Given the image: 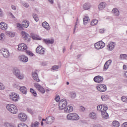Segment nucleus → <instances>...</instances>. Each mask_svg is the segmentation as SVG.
I'll list each match as a JSON object with an SVG mask.
<instances>
[{
  "mask_svg": "<svg viewBox=\"0 0 127 127\" xmlns=\"http://www.w3.org/2000/svg\"><path fill=\"white\" fill-rule=\"evenodd\" d=\"M58 69H59V65H54L52 67V70H58Z\"/></svg>",
  "mask_w": 127,
  "mask_h": 127,
  "instance_id": "de8ad7c7",
  "label": "nucleus"
},
{
  "mask_svg": "<svg viewBox=\"0 0 127 127\" xmlns=\"http://www.w3.org/2000/svg\"><path fill=\"white\" fill-rule=\"evenodd\" d=\"M112 12L115 16H119L120 15V10L117 8H113Z\"/></svg>",
  "mask_w": 127,
  "mask_h": 127,
  "instance_id": "4be33fe9",
  "label": "nucleus"
},
{
  "mask_svg": "<svg viewBox=\"0 0 127 127\" xmlns=\"http://www.w3.org/2000/svg\"><path fill=\"white\" fill-rule=\"evenodd\" d=\"M26 49H27V46L25 44L21 43L18 45V50H19V51H24V50L26 51Z\"/></svg>",
  "mask_w": 127,
  "mask_h": 127,
  "instance_id": "dca6fc26",
  "label": "nucleus"
},
{
  "mask_svg": "<svg viewBox=\"0 0 127 127\" xmlns=\"http://www.w3.org/2000/svg\"><path fill=\"white\" fill-rule=\"evenodd\" d=\"M10 98L14 102H17L18 100H19V95L17 94V93H15L14 92L11 93L9 95Z\"/></svg>",
  "mask_w": 127,
  "mask_h": 127,
  "instance_id": "1a4fd4ad",
  "label": "nucleus"
},
{
  "mask_svg": "<svg viewBox=\"0 0 127 127\" xmlns=\"http://www.w3.org/2000/svg\"><path fill=\"white\" fill-rule=\"evenodd\" d=\"M17 27H18L19 28H21L22 27V25L20 24V23L17 24Z\"/></svg>",
  "mask_w": 127,
  "mask_h": 127,
  "instance_id": "052dcab7",
  "label": "nucleus"
},
{
  "mask_svg": "<svg viewBox=\"0 0 127 127\" xmlns=\"http://www.w3.org/2000/svg\"><path fill=\"white\" fill-rule=\"evenodd\" d=\"M11 8L12 9H14V10H15V9H16V7L15 6H14V5H12L11 6Z\"/></svg>",
  "mask_w": 127,
  "mask_h": 127,
  "instance_id": "680f3d73",
  "label": "nucleus"
},
{
  "mask_svg": "<svg viewBox=\"0 0 127 127\" xmlns=\"http://www.w3.org/2000/svg\"><path fill=\"white\" fill-rule=\"evenodd\" d=\"M18 59L21 62L26 63L28 61V58L25 55H21L19 56Z\"/></svg>",
  "mask_w": 127,
  "mask_h": 127,
  "instance_id": "4468645a",
  "label": "nucleus"
},
{
  "mask_svg": "<svg viewBox=\"0 0 127 127\" xmlns=\"http://www.w3.org/2000/svg\"><path fill=\"white\" fill-rule=\"evenodd\" d=\"M42 25L44 28L46 29V30H50V26H49V24L47 23V22L45 21L42 23Z\"/></svg>",
  "mask_w": 127,
  "mask_h": 127,
  "instance_id": "bb28decb",
  "label": "nucleus"
},
{
  "mask_svg": "<svg viewBox=\"0 0 127 127\" xmlns=\"http://www.w3.org/2000/svg\"><path fill=\"white\" fill-rule=\"evenodd\" d=\"M26 53L27 55H29V56H33L34 54L31 52L30 51L26 50Z\"/></svg>",
  "mask_w": 127,
  "mask_h": 127,
  "instance_id": "79ce46f5",
  "label": "nucleus"
},
{
  "mask_svg": "<svg viewBox=\"0 0 127 127\" xmlns=\"http://www.w3.org/2000/svg\"><path fill=\"white\" fill-rule=\"evenodd\" d=\"M23 5L24 7H29V5L27 3H24L23 4Z\"/></svg>",
  "mask_w": 127,
  "mask_h": 127,
  "instance_id": "6e6d98bb",
  "label": "nucleus"
},
{
  "mask_svg": "<svg viewBox=\"0 0 127 127\" xmlns=\"http://www.w3.org/2000/svg\"><path fill=\"white\" fill-rule=\"evenodd\" d=\"M113 127H120V123L118 121H115L112 123Z\"/></svg>",
  "mask_w": 127,
  "mask_h": 127,
  "instance_id": "c9c22d12",
  "label": "nucleus"
},
{
  "mask_svg": "<svg viewBox=\"0 0 127 127\" xmlns=\"http://www.w3.org/2000/svg\"><path fill=\"white\" fill-rule=\"evenodd\" d=\"M22 25L23 26V27H25V28H27V27H28V26H29V21L25 20L22 24Z\"/></svg>",
  "mask_w": 127,
  "mask_h": 127,
  "instance_id": "7c9ffc66",
  "label": "nucleus"
},
{
  "mask_svg": "<svg viewBox=\"0 0 127 127\" xmlns=\"http://www.w3.org/2000/svg\"><path fill=\"white\" fill-rule=\"evenodd\" d=\"M35 87L42 94H44L45 93V89L43 87L41 86L40 84H38V83H36L34 84Z\"/></svg>",
  "mask_w": 127,
  "mask_h": 127,
  "instance_id": "9b49d317",
  "label": "nucleus"
},
{
  "mask_svg": "<svg viewBox=\"0 0 127 127\" xmlns=\"http://www.w3.org/2000/svg\"><path fill=\"white\" fill-rule=\"evenodd\" d=\"M66 120L77 122L80 120V116L77 113H69L66 116Z\"/></svg>",
  "mask_w": 127,
  "mask_h": 127,
  "instance_id": "f257e3e1",
  "label": "nucleus"
},
{
  "mask_svg": "<svg viewBox=\"0 0 127 127\" xmlns=\"http://www.w3.org/2000/svg\"><path fill=\"white\" fill-rule=\"evenodd\" d=\"M123 70H127V65H126V64H124L123 66Z\"/></svg>",
  "mask_w": 127,
  "mask_h": 127,
  "instance_id": "bf43d9fd",
  "label": "nucleus"
},
{
  "mask_svg": "<svg viewBox=\"0 0 127 127\" xmlns=\"http://www.w3.org/2000/svg\"><path fill=\"white\" fill-rule=\"evenodd\" d=\"M67 100L66 99H62L60 101L59 107L60 110H64L67 107Z\"/></svg>",
  "mask_w": 127,
  "mask_h": 127,
  "instance_id": "0eeeda50",
  "label": "nucleus"
},
{
  "mask_svg": "<svg viewBox=\"0 0 127 127\" xmlns=\"http://www.w3.org/2000/svg\"><path fill=\"white\" fill-rule=\"evenodd\" d=\"M79 109H80V111H81V112H84V111H85L86 110L85 107H84L83 106H80Z\"/></svg>",
  "mask_w": 127,
  "mask_h": 127,
  "instance_id": "5fc2aeb1",
  "label": "nucleus"
},
{
  "mask_svg": "<svg viewBox=\"0 0 127 127\" xmlns=\"http://www.w3.org/2000/svg\"><path fill=\"white\" fill-rule=\"evenodd\" d=\"M105 31H106V29L104 28L99 29L100 33H105Z\"/></svg>",
  "mask_w": 127,
  "mask_h": 127,
  "instance_id": "603ef678",
  "label": "nucleus"
},
{
  "mask_svg": "<svg viewBox=\"0 0 127 127\" xmlns=\"http://www.w3.org/2000/svg\"><path fill=\"white\" fill-rule=\"evenodd\" d=\"M109 67H110V65H108L106 64H105L104 65V68H103L104 71H107L108 69H109Z\"/></svg>",
  "mask_w": 127,
  "mask_h": 127,
  "instance_id": "c03bdc74",
  "label": "nucleus"
},
{
  "mask_svg": "<svg viewBox=\"0 0 127 127\" xmlns=\"http://www.w3.org/2000/svg\"><path fill=\"white\" fill-rule=\"evenodd\" d=\"M8 27V25L7 24L5 23V22H1L0 23V29L1 30H6Z\"/></svg>",
  "mask_w": 127,
  "mask_h": 127,
  "instance_id": "6ab92c4d",
  "label": "nucleus"
},
{
  "mask_svg": "<svg viewBox=\"0 0 127 127\" xmlns=\"http://www.w3.org/2000/svg\"><path fill=\"white\" fill-rule=\"evenodd\" d=\"M19 90L22 94H24V95H26L27 94V89L26 87L24 86H22L20 87Z\"/></svg>",
  "mask_w": 127,
  "mask_h": 127,
  "instance_id": "c756f323",
  "label": "nucleus"
},
{
  "mask_svg": "<svg viewBox=\"0 0 127 127\" xmlns=\"http://www.w3.org/2000/svg\"><path fill=\"white\" fill-rule=\"evenodd\" d=\"M115 47H116V43L114 42H111L107 45V50L108 51H113L115 49Z\"/></svg>",
  "mask_w": 127,
  "mask_h": 127,
  "instance_id": "ddd939ff",
  "label": "nucleus"
},
{
  "mask_svg": "<svg viewBox=\"0 0 127 127\" xmlns=\"http://www.w3.org/2000/svg\"><path fill=\"white\" fill-rule=\"evenodd\" d=\"M6 109L9 111V112H10L12 114H14V115L17 114V112H18L17 107L13 104H9L7 105Z\"/></svg>",
  "mask_w": 127,
  "mask_h": 127,
  "instance_id": "f03ea898",
  "label": "nucleus"
},
{
  "mask_svg": "<svg viewBox=\"0 0 127 127\" xmlns=\"http://www.w3.org/2000/svg\"><path fill=\"white\" fill-rule=\"evenodd\" d=\"M101 116L103 119H109V114L107 113V110H103L101 112Z\"/></svg>",
  "mask_w": 127,
  "mask_h": 127,
  "instance_id": "5701e85b",
  "label": "nucleus"
},
{
  "mask_svg": "<svg viewBox=\"0 0 127 127\" xmlns=\"http://www.w3.org/2000/svg\"><path fill=\"white\" fill-rule=\"evenodd\" d=\"M97 111L98 112H103V111H107L108 110V106L107 105H98L97 107Z\"/></svg>",
  "mask_w": 127,
  "mask_h": 127,
  "instance_id": "f8f14e48",
  "label": "nucleus"
},
{
  "mask_svg": "<svg viewBox=\"0 0 127 127\" xmlns=\"http://www.w3.org/2000/svg\"><path fill=\"white\" fill-rule=\"evenodd\" d=\"M72 48H73V46L72 45H70V50H72Z\"/></svg>",
  "mask_w": 127,
  "mask_h": 127,
  "instance_id": "774afa93",
  "label": "nucleus"
},
{
  "mask_svg": "<svg viewBox=\"0 0 127 127\" xmlns=\"http://www.w3.org/2000/svg\"><path fill=\"white\" fill-rule=\"evenodd\" d=\"M101 99L102 101H107V100H109V99H110V96H109V95L104 94L101 96Z\"/></svg>",
  "mask_w": 127,
  "mask_h": 127,
  "instance_id": "72a5a7b5",
  "label": "nucleus"
},
{
  "mask_svg": "<svg viewBox=\"0 0 127 127\" xmlns=\"http://www.w3.org/2000/svg\"><path fill=\"white\" fill-rule=\"evenodd\" d=\"M89 117L92 120H97V114L95 112H91L89 115Z\"/></svg>",
  "mask_w": 127,
  "mask_h": 127,
  "instance_id": "393cba45",
  "label": "nucleus"
},
{
  "mask_svg": "<svg viewBox=\"0 0 127 127\" xmlns=\"http://www.w3.org/2000/svg\"><path fill=\"white\" fill-rule=\"evenodd\" d=\"M2 16H3V11L0 8V17H2Z\"/></svg>",
  "mask_w": 127,
  "mask_h": 127,
  "instance_id": "864d4df0",
  "label": "nucleus"
},
{
  "mask_svg": "<svg viewBox=\"0 0 127 127\" xmlns=\"http://www.w3.org/2000/svg\"><path fill=\"white\" fill-rule=\"evenodd\" d=\"M124 76H125V77L127 78V71H125L124 72Z\"/></svg>",
  "mask_w": 127,
  "mask_h": 127,
  "instance_id": "e2e57ef3",
  "label": "nucleus"
},
{
  "mask_svg": "<svg viewBox=\"0 0 127 127\" xmlns=\"http://www.w3.org/2000/svg\"><path fill=\"white\" fill-rule=\"evenodd\" d=\"M33 17L34 20H35V21L36 22H37V21H38L39 20V18H38V16H37V14L33 15Z\"/></svg>",
  "mask_w": 127,
  "mask_h": 127,
  "instance_id": "a19ab883",
  "label": "nucleus"
},
{
  "mask_svg": "<svg viewBox=\"0 0 127 127\" xmlns=\"http://www.w3.org/2000/svg\"><path fill=\"white\" fill-rule=\"evenodd\" d=\"M39 126V122L36 121L35 123H32L31 127H38Z\"/></svg>",
  "mask_w": 127,
  "mask_h": 127,
  "instance_id": "4c0bfd02",
  "label": "nucleus"
},
{
  "mask_svg": "<svg viewBox=\"0 0 127 127\" xmlns=\"http://www.w3.org/2000/svg\"><path fill=\"white\" fill-rule=\"evenodd\" d=\"M18 118L20 119L21 122H25L27 120V116L25 114L21 113L18 115Z\"/></svg>",
  "mask_w": 127,
  "mask_h": 127,
  "instance_id": "f3484780",
  "label": "nucleus"
},
{
  "mask_svg": "<svg viewBox=\"0 0 127 127\" xmlns=\"http://www.w3.org/2000/svg\"><path fill=\"white\" fill-rule=\"evenodd\" d=\"M13 74L19 80H23L24 75L22 73H20V70L17 68H15L12 70Z\"/></svg>",
  "mask_w": 127,
  "mask_h": 127,
  "instance_id": "7ed1b4c3",
  "label": "nucleus"
},
{
  "mask_svg": "<svg viewBox=\"0 0 127 127\" xmlns=\"http://www.w3.org/2000/svg\"><path fill=\"white\" fill-rule=\"evenodd\" d=\"M75 30H76V26H74V28L73 30V34H75Z\"/></svg>",
  "mask_w": 127,
  "mask_h": 127,
  "instance_id": "338daca9",
  "label": "nucleus"
},
{
  "mask_svg": "<svg viewBox=\"0 0 127 127\" xmlns=\"http://www.w3.org/2000/svg\"><path fill=\"white\" fill-rule=\"evenodd\" d=\"M106 6H107V3L105 2H102L98 5V9L99 10H103L104 8H106Z\"/></svg>",
  "mask_w": 127,
  "mask_h": 127,
  "instance_id": "aec40b11",
  "label": "nucleus"
},
{
  "mask_svg": "<svg viewBox=\"0 0 127 127\" xmlns=\"http://www.w3.org/2000/svg\"><path fill=\"white\" fill-rule=\"evenodd\" d=\"M54 121H55V117L53 116H49L46 119H42V122H46V125H51L54 123Z\"/></svg>",
  "mask_w": 127,
  "mask_h": 127,
  "instance_id": "20e7f679",
  "label": "nucleus"
},
{
  "mask_svg": "<svg viewBox=\"0 0 127 127\" xmlns=\"http://www.w3.org/2000/svg\"><path fill=\"white\" fill-rule=\"evenodd\" d=\"M5 87L4 86V84L2 83V82L0 81V90L1 91H3L4 90Z\"/></svg>",
  "mask_w": 127,
  "mask_h": 127,
  "instance_id": "ea45409f",
  "label": "nucleus"
},
{
  "mask_svg": "<svg viewBox=\"0 0 127 127\" xmlns=\"http://www.w3.org/2000/svg\"><path fill=\"white\" fill-rule=\"evenodd\" d=\"M32 78L36 82H40V79L38 77V74L36 71H33L32 74Z\"/></svg>",
  "mask_w": 127,
  "mask_h": 127,
  "instance_id": "a211bd4d",
  "label": "nucleus"
},
{
  "mask_svg": "<svg viewBox=\"0 0 127 127\" xmlns=\"http://www.w3.org/2000/svg\"><path fill=\"white\" fill-rule=\"evenodd\" d=\"M70 97L72 99H75V98L76 97V93L71 92L70 93Z\"/></svg>",
  "mask_w": 127,
  "mask_h": 127,
  "instance_id": "a18cd8bd",
  "label": "nucleus"
},
{
  "mask_svg": "<svg viewBox=\"0 0 127 127\" xmlns=\"http://www.w3.org/2000/svg\"><path fill=\"white\" fill-rule=\"evenodd\" d=\"M122 127H127V122H125L122 124Z\"/></svg>",
  "mask_w": 127,
  "mask_h": 127,
  "instance_id": "13d9d810",
  "label": "nucleus"
},
{
  "mask_svg": "<svg viewBox=\"0 0 127 127\" xmlns=\"http://www.w3.org/2000/svg\"><path fill=\"white\" fill-rule=\"evenodd\" d=\"M121 100L123 102H124V103H127V97L122 96L121 97Z\"/></svg>",
  "mask_w": 127,
  "mask_h": 127,
  "instance_id": "37998d69",
  "label": "nucleus"
},
{
  "mask_svg": "<svg viewBox=\"0 0 127 127\" xmlns=\"http://www.w3.org/2000/svg\"><path fill=\"white\" fill-rule=\"evenodd\" d=\"M91 7V5L90 4L86 3L83 5V8L85 10H87V9H90Z\"/></svg>",
  "mask_w": 127,
  "mask_h": 127,
  "instance_id": "f704fd0d",
  "label": "nucleus"
},
{
  "mask_svg": "<svg viewBox=\"0 0 127 127\" xmlns=\"http://www.w3.org/2000/svg\"><path fill=\"white\" fill-rule=\"evenodd\" d=\"M31 36L34 40H41L42 39L40 36L36 35L33 33L31 34Z\"/></svg>",
  "mask_w": 127,
  "mask_h": 127,
  "instance_id": "cd10ccee",
  "label": "nucleus"
},
{
  "mask_svg": "<svg viewBox=\"0 0 127 127\" xmlns=\"http://www.w3.org/2000/svg\"><path fill=\"white\" fill-rule=\"evenodd\" d=\"M98 21L96 19L93 20L91 22V25H92V26H95V25H97V24H98Z\"/></svg>",
  "mask_w": 127,
  "mask_h": 127,
  "instance_id": "58836bf2",
  "label": "nucleus"
},
{
  "mask_svg": "<svg viewBox=\"0 0 127 127\" xmlns=\"http://www.w3.org/2000/svg\"><path fill=\"white\" fill-rule=\"evenodd\" d=\"M93 80L95 83H103V81H104V77H103V76L98 75L94 77Z\"/></svg>",
  "mask_w": 127,
  "mask_h": 127,
  "instance_id": "2eb2a0df",
  "label": "nucleus"
},
{
  "mask_svg": "<svg viewBox=\"0 0 127 127\" xmlns=\"http://www.w3.org/2000/svg\"><path fill=\"white\" fill-rule=\"evenodd\" d=\"M120 60H127V54H121L120 56Z\"/></svg>",
  "mask_w": 127,
  "mask_h": 127,
  "instance_id": "473e14b6",
  "label": "nucleus"
},
{
  "mask_svg": "<svg viewBox=\"0 0 127 127\" xmlns=\"http://www.w3.org/2000/svg\"><path fill=\"white\" fill-rule=\"evenodd\" d=\"M27 111L28 113L31 114V115H33V111H32V110H31V109L27 108Z\"/></svg>",
  "mask_w": 127,
  "mask_h": 127,
  "instance_id": "8fccbe9b",
  "label": "nucleus"
},
{
  "mask_svg": "<svg viewBox=\"0 0 127 127\" xmlns=\"http://www.w3.org/2000/svg\"><path fill=\"white\" fill-rule=\"evenodd\" d=\"M30 92L31 93V94L34 96V97H36L37 96V93H36V91L34 90L33 88L30 89Z\"/></svg>",
  "mask_w": 127,
  "mask_h": 127,
  "instance_id": "e433bc0d",
  "label": "nucleus"
},
{
  "mask_svg": "<svg viewBox=\"0 0 127 127\" xmlns=\"http://www.w3.org/2000/svg\"><path fill=\"white\" fill-rule=\"evenodd\" d=\"M5 34L7 36H8V37H10L11 38L15 36V33L12 31H6Z\"/></svg>",
  "mask_w": 127,
  "mask_h": 127,
  "instance_id": "a878e982",
  "label": "nucleus"
},
{
  "mask_svg": "<svg viewBox=\"0 0 127 127\" xmlns=\"http://www.w3.org/2000/svg\"><path fill=\"white\" fill-rule=\"evenodd\" d=\"M66 51V48L65 47H64L63 49V52L64 53Z\"/></svg>",
  "mask_w": 127,
  "mask_h": 127,
  "instance_id": "69168bd1",
  "label": "nucleus"
},
{
  "mask_svg": "<svg viewBox=\"0 0 127 127\" xmlns=\"http://www.w3.org/2000/svg\"><path fill=\"white\" fill-rule=\"evenodd\" d=\"M43 42L46 43V44H53V43H54V40L52 39H44Z\"/></svg>",
  "mask_w": 127,
  "mask_h": 127,
  "instance_id": "b1692460",
  "label": "nucleus"
},
{
  "mask_svg": "<svg viewBox=\"0 0 127 127\" xmlns=\"http://www.w3.org/2000/svg\"><path fill=\"white\" fill-rule=\"evenodd\" d=\"M105 64H107V65H108L109 66H110V65H111L112 64V60H109L107 61L105 63Z\"/></svg>",
  "mask_w": 127,
  "mask_h": 127,
  "instance_id": "09e8293b",
  "label": "nucleus"
},
{
  "mask_svg": "<svg viewBox=\"0 0 127 127\" xmlns=\"http://www.w3.org/2000/svg\"><path fill=\"white\" fill-rule=\"evenodd\" d=\"M96 89L99 92H106L107 91V86L104 84H99L96 86Z\"/></svg>",
  "mask_w": 127,
  "mask_h": 127,
  "instance_id": "6e6552de",
  "label": "nucleus"
},
{
  "mask_svg": "<svg viewBox=\"0 0 127 127\" xmlns=\"http://www.w3.org/2000/svg\"><path fill=\"white\" fill-rule=\"evenodd\" d=\"M55 100L57 102H60V96H59V95H56V97L55 98Z\"/></svg>",
  "mask_w": 127,
  "mask_h": 127,
  "instance_id": "49530a36",
  "label": "nucleus"
},
{
  "mask_svg": "<svg viewBox=\"0 0 127 127\" xmlns=\"http://www.w3.org/2000/svg\"><path fill=\"white\" fill-rule=\"evenodd\" d=\"M21 34L23 38H24V39H25V40L28 39V38L29 37V35L28 34H27V33H26L24 31H22L21 32Z\"/></svg>",
  "mask_w": 127,
  "mask_h": 127,
  "instance_id": "c85d7f7f",
  "label": "nucleus"
},
{
  "mask_svg": "<svg viewBox=\"0 0 127 127\" xmlns=\"http://www.w3.org/2000/svg\"><path fill=\"white\" fill-rule=\"evenodd\" d=\"M90 21V18L88 16H85L83 18V24L84 25H87L88 22Z\"/></svg>",
  "mask_w": 127,
  "mask_h": 127,
  "instance_id": "2f4dec72",
  "label": "nucleus"
},
{
  "mask_svg": "<svg viewBox=\"0 0 127 127\" xmlns=\"http://www.w3.org/2000/svg\"><path fill=\"white\" fill-rule=\"evenodd\" d=\"M36 52L38 54H40V55H44L45 49L43 48L41 46H38L36 49Z\"/></svg>",
  "mask_w": 127,
  "mask_h": 127,
  "instance_id": "9d476101",
  "label": "nucleus"
},
{
  "mask_svg": "<svg viewBox=\"0 0 127 127\" xmlns=\"http://www.w3.org/2000/svg\"><path fill=\"white\" fill-rule=\"evenodd\" d=\"M49 2H50V3H51L52 4H53V3H54V1L53 0H49Z\"/></svg>",
  "mask_w": 127,
  "mask_h": 127,
  "instance_id": "0e129e2a",
  "label": "nucleus"
},
{
  "mask_svg": "<svg viewBox=\"0 0 127 127\" xmlns=\"http://www.w3.org/2000/svg\"><path fill=\"white\" fill-rule=\"evenodd\" d=\"M105 46H106V44H105L103 41L97 42L94 44V47L95 49H97V50L103 49Z\"/></svg>",
  "mask_w": 127,
  "mask_h": 127,
  "instance_id": "39448f33",
  "label": "nucleus"
},
{
  "mask_svg": "<svg viewBox=\"0 0 127 127\" xmlns=\"http://www.w3.org/2000/svg\"><path fill=\"white\" fill-rule=\"evenodd\" d=\"M4 38V34L3 33H2L0 34V40H2L3 38Z\"/></svg>",
  "mask_w": 127,
  "mask_h": 127,
  "instance_id": "3c124183",
  "label": "nucleus"
},
{
  "mask_svg": "<svg viewBox=\"0 0 127 127\" xmlns=\"http://www.w3.org/2000/svg\"><path fill=\"white\" fill-rule=\"evenodd\" d=\"M93 127H102V126L100 124H94Z\"/></svg>",
  "mask_w": 127,
  "mask_h": 127,
  "instance_id": "4d7b16f0",
  "label": "nucleus"
},
{
  "mask_svg": "<svg viewBox=\"0 0 127 127\" xmlns=\"http://www.w3.org/2000/svg\"><path fill=\"white\" fill-rule=\"evenodd\" d=\"M64 113H72L73 111V107L71 106H67L64 109Z\"/></svg>",
  "mask_w": 127,
  "mask_h": 127,
  "instance_id": "412c9836",
  "label": "nucleus"
},
{
  "mask_svg": "<svg viewBox=\"0 0 127 127\" xmlns=\"http://www.w3.org/2000/svg\"><path fill=\"white\" fill-rule=\"evenodd\" d=\"M0 53H1L2 55H3L4 58H9V57L10 56L9 51H8V50L5 48H2L0 50Z\"/></svg>",
  "mask_w": 127,
  "mask_h": 127,
  "instance_id": "423d86ee",
  "label": "nucleus"
}]
</instances>
